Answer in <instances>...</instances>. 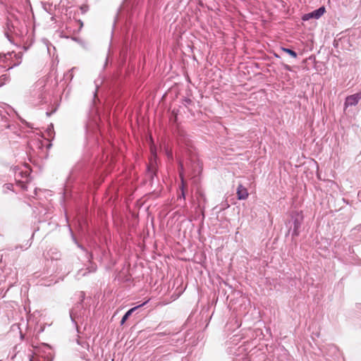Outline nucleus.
I'll return each mask as SVG.
<instances>
[{"label":"nucleus","instance_id":"1","mask_svg":"<svg viewBox=\"0 0 361 361\" xmlns=\"http://www.w3.org/2000/svg\"><path fill=\"white\" fill-rule=\"evenodd\" d=\"M51 357L50 353H46L45 350H38L35 355L30 358V361H51Z\"/></svg>","mask_w":361,"mask_h":361},{"label":"nucleus","instance_id":"4","mask_svg":"<svg viewBox=\"0 0 361 361\" xmlns=\"http://www.w3.org/2000/svg\"><path fill=\"white\" fill-rule=\"evenodd\" d=\"M361 98V94L356 93L348 97H347L345 101V106H352L356 104L359 99Z\"/></svg>","mask_w":361,"mask_h":361},{"label":"nucleus","instance_id":"6","mask_svg":"<svg viewBox=\"0 0 361 361\" xmlns=\"http://www.w3.org/2000/svg\"><path fill=\"white\" fill-rule=\"evenodd\" d=\"M137 308V307H135L133 308H131L130 310H129L126 314L123 317L122 319H121V324H124V322L128 319V317L131 315V314L135 311V310Z\"/></svg>","mask_w":361,"mask_h":361},{"label":"nucleus","instance_id":"9","mask_svg":"<svg viewBox=\"0 0 361 361\" xmlns=\"http://www.w3.org/2000/svg\"><path fill=\"white\" fill-rule=\"evenodd\" d=\"M151 151H152V153L154 154V149L152 148L151 149Z\"/></svg>","mask_w":361,"mask_h":361},{"label":"nucleus","instance_id":"5","mask_svg":"<svg viewBox=\"0 0 361 361\" xmlns=\"http://www.w3.org/2000/svg\"><path fill=\"white\" fill-rule=\"evenodd\" d=\"M302 221V217L298 216L297 218L294 221V229H293V235H298L299 233V228L300 226V224Z\"/></svg>","mask_w":361,"mask_h":361},{"label":"nucleus","instance_id":"3","mask_svg":"<svg viewBox=\"0 0 361 361\" xmlns=\"http://www.w3.org/2000/svg\"><path fill=\"white\" fill-rule=\"evenodd\" d=\"M236 194L238 199L240 200H246L249 196L247 188L242 185L238 186Z\"/></svg>","mask_w":361,"mask_h":361},{"label":"nucleus","instance_id":"7","mask_svg":"<svg viewBox=\"0 0 361 361\" xmlns=\"http://www.w3.org/2000/svg\"><path fill=\"white\" fill-rule=\"evenodd\" d=\"M283 51L284 52L288 54L290 56H291L293 58H296L297 57V54L295 51H293V50H291V49L283 48Z\"/></svg>","mask_w":361,"mask_h":361},{"label":"nucleus","instance_id":"2","mask_svg":"<svg viewBox=\"0 0 361 361\" xmlns=\"http://www.w3.org/2000/svg\"><path fill=\"white\" fill-rule=\"evenodd\" d=\"M325 11L326 10H325V8L324 6L320 7L317 10H315V11L311 12V13L305 14L302 17V20H305H305H310L311 18L318 19L325 13Z\"/></svg>","mask_w":361,"mask_h":361},{"label":"nucleus","instance_id":"8","mask_svg":"<svg viewBox=\"0 0 361 361\" xmlns=\"http://www.w3.org/2000/svg\"><path fill=\"white\" fill-rule=\"evenodd\" d=\"M44 348L47 350H50V349L47 346H45Z\"/></svg>","mask_w":361,"mask_h":361},{"label":"nucleus","instance_id":"10","mask_svg":"<svg viewBox=\"0 0 361 361\" xmlns=\"http://www.w3.org/2000/svg\"><path fill=\"white\" fill-rule=\"evenodd\" d=\"M145 303L141 304L139 307H140V306H143V305H145Z\"/></svg>","mask_w":361,"mask_h":361}]
</instances>
